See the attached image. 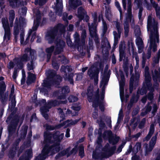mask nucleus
Returning <instances> with one entry per match:
<instances>
[{
	"mask_svg": "<svg viewBox=\"0 0 160 160\" xmlns=\"http://www.w3.org/2000/svg\"><path fill=\"white\" fill-rule=\"evenodd\" d=\"M82 78V73L78 74L77 75L76 80H81Z\"/></svg>",
	"mask_w": 160,
	"mask_h": 160,
	"instance_id": "obj_56",
	"label": "nucleus"
},
{
	"mask_svg": "<svg viewBox=\"0 0 160 160\" xmlns=\"http://www.w3.org/2000/svg\"><path fill=\"white\" fill-rule=\"evenodd\" d=\"M57 79L53 82V84L55 85L58 84L61 81V78L59 76H57Z\"/></svg>",
	"mask_w": 160,
	"mask_h": 160,
	"instance_id": "obj_42",
	"label": "nucleus"
},
{
	"mask_svg": "<svg viewBox=\"0 0 160 160\" xmlns=\"http://www.w3.org/2000/svg\"><path fill=\"white\" fill-rule=\"evenodd\" d=\"M136 41V44L138 47L143 46V41L140 37H137Z\"/></svg>",
	"mask_w": 160,
	"mask_h": 160,
	"instance_id": "obj_34",
	"label": "nucleus"
},
{
	"mask_svg": "<svg viewBox=\"0 0 160 160\" xmlns=\"http://www.w3.org/2000/svg\"><path fill=\"white\" fill-rule=\"evenodd\" d=\"M86 37V32L85 30L82 31L81 35V38L82 40H84Z\"/></svg>",
	"mask_w": 160,
	"mask_h": 160,
	"instance_id": "obj_52",
	"label": "nucleus"
},
{
	"mask_svg": "<svg viewBox=\"0 0 160 160\" xmlns=\"http://www.w3.org/2000/svg\"><path fill=\"white\" fill-rule=\"evenodd\" d=\"M28 79L27 80V82L28 83V82H32L35 80L36 77L34 74L31 73L29 72H28Z\"/></svg>",
	"mask_w": 160,
	"mask_h": 160,
	"instance_id": "obj_28",
	"label": "nucleus"
},
{
	"mask_svg": "<svg viewBox=\"0 0 160 160\" xmlns=\"http://www.w3.org/2000/svg\"><path fill=\"white\" fill-rule=\"evenodd\" d=\"M157 134H156L153 137L150 142L149 146H148L147 144L145 145L146 148V152L148 153V152L151 151L153 149L155 143L157 139Z\"/></svg>",
	"mask_w": 160,
	"mask_h": 160,
	"instance_id": "obj_9",
	"label": "nucleus"
},
{
	"mask_svg": "<svg viewBox=\"0 0 160 160\" xmlns=\"http://www.w3.org/2000/svg\"><path fill=\"white\" fill-rule=\"evenodd\" d=\"M85 14L86 12L82 7H80L78 8L77 16L80 19H82L84 15Z\"/></svg>",
	"mask_w": 160,
	"mask_h": 160,
	"instance_id": "obj_21",
	"label": "nucleus"
},
{
	"mask_svg": "<svg viewBox=\"0 0 160 160\" xmlns=\"http://www.w3.org/2000/svg\"><path fill=\"white\" fill-rule=\"evenodd\" d=\"M47 0H39L38 2V1H35V5L38 4L39 6H42L45 4Z\"/></svg>",
	"mask_w": 160,
	"mask_h": 160,
	"instance_id": "obj_37",
	"label": "nucleus"
},
{
	"mask_svg": "<svg viewBox=\"0 0 160 160\" xmlns=\"http://www.w3.org/2000/svg\"><path fill=\"white\" fill-rule=\"evenodd\" d=\"M78 120H67L64 122L62 124L59 125L56 127L57 128H61L62 126H64V128L69 126L70 125H74L77 123Z\"/></svg>",
	"mask_w": 160,
	"mask_h": 160,
	"instance_id": "obj_11",
	"label": "nucleus"
},
{
	"mask_svg": "<svg viewBox=\"0 0 160 160\" xmlns=\"http://www.w3.org/2000/svg\"><path fill=\"white\" fill-rule=\"evenodd\" d=\"M25 20L23 18H20L19 22L20 26H21L22 24L24 25L25 23Z\"/></svg>",
	"mask_w": 160,
	"mask_h": 160,
	"instance_id": "obj_57",
	"label": "nucleus"
},
{
	"mask_svg": "<svg viewBox=\"0 0 160 160\" xmlns=\"http://www.w3.org/2000/svg\"><path fill=\"white\" fill-rule=\"evenodd\" d=\"M151 3L153 5V7L156 8V9H158L159 8L158 7V4H156L155 2L153 1V0H150Z\"/></svg>",
	"mask_w": 160,
	"mask_h": 160,
	"instance_id": "obj_51",
	"label": "nucleus"
},
{
	"mask_svg": "<svg viewBox=\"0 0 160 160\" xmlns=\"http://www.w3.org/2000/svg\"><path fill=\"white\" fill-rule=\"evenodd\" d=\"M156 12L157 16L160 19V8L156 9Z\"/></svg>",
	"mask_w": 160,
	"mask_h": 160,
	"instance_id": "obj_58",
	"label": "nucleus"
},
{
	"mask_svg": "<svg viewBox=\"0 0 160 160\" xmlns=\"http://www.w3.org/2000/svg\"><path fill=\"white\" fill-rule=\"evenodd\" d=\"M52 65L53 68L56 70H58L59 68L58 65L53 61L52 62Z\"/></svg>",
	"mask_w": 160,
	"mask_h": 160,
	"instance_id": "obj_54",
	"label": "nucleus"
},
{
	"mask_svg": "<svg viewBox=\"0 0 160 160\" xmlns=\"http://www.w3.org/2000/svg\"><path fill=\"white\" fill-rule=\"evenodd\" d=\"M32 33V38H31V42H32L34 41V39L36 37L35 32H34L32 33V30H30L29 31L28 36L26 38V41L25 42V44H26L28 42L29 38H30Z\"/></svg>",
	"mask_w": 160,
	"mask_h": 160,
	"instance_id": "obj_19",
	"label": "nucleus"
},
{
	"mask_svg": "<svg viewBox=\"0 0 160 160\" xmlns=\"http://www.w3.org/2000/svg\"><path fill=\"white\" fill-rule=\"evenodd\" d=\"M2 22L5 30L4 40L7 41L10 39V28L9 26L7 18H2Z\"/></svg>",
	"mask_w": 160,
	"mask_h": 160,
	"instance_id": "obj_5",
	"label": "nucleus"
},
{
	"mask_svg": "<svg viewBox=\"0 0 160 160\" xmlns=\"http://www.w3.org/2000/svg\"><path fill=\"white\" fill-rule=\"evenodd\" d=\"M10 5L12 7H15L19 6L20 2L17 0H9Z\"/></svg>",
	"mask_w": 160,
	"mask_h": 160,
	"instance_id": "obj_26",
	"label": "nucleus"
},
{
	"mask_svg": "<svg viewBox=\"0 0 160 160\" xmlns=\"http://www.w3.org/2000/svg\"><path fill=\"white\" fill-rule=\"evenodd\" d=\"M160 57V49L159 50L158 55L156 59L154 58L153 59V61L155 63H158L159 62V58Z\"/></svg>",
	"mask_w": 160,
	"mask_h": 160,
	"instance_id": "obj_41",
	"label": "nucleus"
},
{
	"mask_svg": "<svg viewBox=\"0 0 160 160\" xmlns=\"http://www.w3.org/2000/svg\"><path fill=\"white\" fill-rule=\"evenodd\" d=\"M18 21L17 18H16L15 21V25L14 26V33L15 35V37L16 38V36L18 34Z\"/></svg>",
	"mask_w": 160,
	"mask_h": 160,
	"instance_id": "obj_27",
	"label": "nucleus"
},
{
	"mask_svg": "<svg viewBox=\"0 0 160 160\" xmlns=\"http://www.w3.org/2000/svg\"><path fill=\"white\" fill-rule=\"evenodd\" d=\"M131 2L130 1H129L128 2V9L127 14V19L132 24H134V20L133 18L132 17L131 14Z\"/></svg>",
	"mask_w": 160,
	"mask_h": 160,
	"instance_id": "obj_10",
	"label": "nucleus"
},
{
	"mask_svg": "<svg viewBox=\"0 0 160 160\" xmlns=\"http://www.w3.org/2000/svg\"><path fill=\"white\" fill-rule=\"evenodd\" d=\"M107 29L108 27L106 23L105 22H103L102 30L104 33H105L106 32Z\"/></svg>",
	"mask_w": 160,
	"mask_h": 160,
	"instance_id": "obj_43",
	"label": "nucleus"
},
{
	"mask_svg": "<svg viewBox=\"0 0 160 160\" xmlns=\"http://www.w3.org/2000/svg\"><path fill=\"white\" fill-rule=\"evenodd\" d=\"M125 34H127L128 32V23L125 22L124 24Z\"/></svg>",
	"mask_w": 160,
	"mask_h": 160,
	"instance_id": "obj_46",
	"label": "nucleus"
},
{
	"mask_svg": "<svg viewBox=\"0 0 160 160\" xmlns=\"http://www.w3.org/2000/svg\"><path fill=\"white\" fill-rule=\"evenodd\" d=\"M33 12L35 14V18L34 22V26L33 27V31L36 30L38 25L39 19L41 17V14L40 12L37 9L33 10Z\"/></svg>",
	"mask_w": 160,
	"mask_h": 160,
	"instance_id": "obj_8",
	"label": "nucleus"
},
{
	"mask_svg": "<svg viewBox=\"0 0 160 160\" xmlns=\"http://www.w3.org/2000/svg\"><path fill=\"white\" fill-rule=\"evenodd\" d=\"M146 92V90L145 89H142L140 91V94L141 95H143L145 94Z\"/></svg>",
	"mask_w": 160,
	"mask_h": 160,
	"instance_id": "obj_64",
	"label": "nucleus"
},
{
	"mask_svg": "<svg viewBox=\"0 0 160 160\" xmlns=\"http://www.w3.org/2000/svg\"><path fill=\"white\" fill-rule=\"evenodd\" d=\"M142 66L143 67H144L145 66L146 61V60L145 54L144 53L142 54Z\"/></svg>",
	"mask_w": 160,
	"mask_h": 160,
	"instance_id": "obj_45",
	"label": "nucleus"
},
{
	"mask_svg": "<svg viewBox=\"0 0 160 160\" xmlns=\"http://www.w3.org/2000/svg\"><path fill=\"white\" fill-rule=\"evenodd\" d=\"M79 155L82 158L83 157L84 155V147L82 146L80 147Z\"/></svg>",
	"mask_w": 160,
	"mask_h": 160,
	"instance_id": "obj_38",
	"label": "nucleus"
},
{
	"mask_svg": "<svg viewBox=\"0 0 160 160\" xmlns=\"http://www.w3.org/2000/svg\"><path fill=\"white\" fill-rule=\"evenodd\" d=\"M69 92V89L68 86H65L63 87L62 89V91L60 92V94H62V96L58 95V98L60 99H64L65 98V96L63 95L65 94L68 93ZM59 95V94H58Z\"/></svg>",
	"mask_w": 160,
	"mask_h": 160,
	"instance_id": "obj_18",
	"label": "nucleus"
},
{
	"mask_svg": "<svg viewBox=\"0 0 160 160\" xmlns=\"http://www.w3.org/2000/svg\"><path fill=\"white\" fill-rule=\"evenodd\" d=\"M121 78V81L120 82V94L121 99L122 100V98L123 96V81L124 78V76L122 72H120Z\"/></svg>",
	"mask_w": 160,
	"mask_h": 160,
	"instance_id": "obj_16",
	"label": "nucleus"
},
{
	"mask_svg": "<svg viewBox=\"0 0 160 160\" xmlns=\"http://www.w3.org/2000/svg\"><path fill=\"white\" fill-rule=\"evenodd\" d=\"M154 131V125L152 124L150 126L149 132L147 136L144 139V141H148L151 138Z\"/></svg>",
	"mask_w": 160,
	"mask_h": 160,
	"instance_id": "obj_22",
	"label": "nucleus"
},
{
	"mask_svg": "<svg viewBox=\"0 0 160 160\" xmlns=\"http://www.w3.org/2000/svg\"><path fill=\"white\" fill-rule=\"evenodd\" d=\"M93 23L90 26H89V30L91 35L92 36L95 35L96 28L97 26V15L96 13L93 15Z\"/></svg>",
	"mask_w": 160,
	"mask_h": 160,
	"instance_id": "obj_7",
	"label": "nucleus"
},
{
	"mask_svg": "<svg viewBox=\"0 0 160 160\" xmlns=\"http://www.w3.org/2000/svg\"><path fill=\"white\" fill-rule=\"evenodd\" d=\"M55 32H48L46 35V39L48 41L49 43L52 42L55 38Z\"/></svg>",
	"mask_w": 160,
	"mask_h": 160,
	"instance_id": "obj_17",
	"label": "nucleus"
},
{
	"mask_svg": "<svg viewBox=\"0 0 160 160\" xmlns=\"http://www.w3.org/2000/svg\"><path fill=\"white\" fill-rule=\"evenodd\" d=\"M134 78L133 76H132L130 79V92L131 93L133 89V82L134 81Z\"/></svg>",
	"mask_w": 160,
	"mask_h": 160,
	"instance_id": "obj_36",
	"label": "nucleus"
},
{
	"mask_svg": "<svg viewBox=\"0 0 160 160\" xmlns=\"http://www.w3.org/2000/svg\"><path fill=\"white\" fill-rule=\"evenodd\" d=\"M146 121V119L144 118L143 119L140 123L139 126V127L140 128H142L144 126Z\"/></svg>",
	"mask_w": 160,
	"mask_h": 160,
	"instance_id": "obj_50",
	"label": "nucleus"
},
{
	"mask_svg": "<svg viewBox=\"0 0 160 160\" xmlns=\"http://www.w3.org/2000/svg\"><path fill=\"white\" fill-rule=\"evenodd\" d=\"M135 36L137 37H139L141 35V32L140 29L138 27L135 30Z\"/></svg>",
	"mask_w": 160,
	"mask_h": 160,
	"instance_id": "obj_40",
	"label": "nucleus"
},
{
	"mask_svg": "<svg viewBox=\"0 0 160 160\" xmlns=\"http://www.w3.org/2000/svg\"><path fill=\"white\" fill-rule=\"evenodd\" d=\"M70 130L68 128L67 129L66 131V134H65V136L67 138H68L70 137L69 132Z\"/></svg>",
	"mask_w": 160,
	"mask_h": 160,
	"instance_id": "obj_61",
	"label": "nucleus"
},
{
	"mask_svg": "<svg viewBox=\"0 0 160 160\" xmlns=\"http://www.w3.org/2000/svg\"><path fill=\"white\" fill-rule=\"evenodd\" d=\"M146 70L145 72V83L146 85L148 87V89L150 90V88L149 86H151V84L150 81H151V78L148 71V68L147 69V68H145Z\"/></svg>",
	"mask_w": 160,
	"mask_h": 160,
	"instance_id": "obj_15",
	"label": "nucleus"
},
{
	"mask_svg": "<svg viewBox=\"0 0 160 160\" xmlns=\"http://www.w3.org/2000/svg\"><path fill=\"white\" fill-rule=\"evenodd\" d=\"M151 92L149 93L148 96V98L150 100H152L153 98V95L152 93V92L153 91V88H151Z\"/></svg>",
	"mask_w": 160,
	"mask_h": 160,
	"instance_id": "obj_47",
	"label": "nucleus"
},
{
	"mask_svg": "<svg viewBox=\"0 0 160 160\" xmlns=\"http://www.w3.org/2000/svg\"><path fill=\"white\" fill-rule=\"evenodd\" d=\"M46 74L49 78L53 77L55 76L56 72L53 71L49 70L47 72Z\"/></svg>",
	"mask_w": 160,
	"mask_h": 160,
	"instance_id": "obj_33",
	"label": "nucleus"
},
{
	"mask_svg": "<svg viewBox=\"0 0 160 160\" xmlns=\"http://www.w3.org/2000/svg\"><path fill=\"white\" fill-rule=\"evenodd\" d=\"M115 149L116 148L115 147H113L112 149H110L108 147L105 148L103 151L105 152L106 154H107V156H105L104 157H107L111 156L113 153Z\"/></svg>",
	"mask_w": 160,
	"mask_h": 160,
	"instance_id": "obj_23",
	"label": "nucleus"
},
{
	"mask_svg": "<svg viewBox=\"0 0 160 160\" xmlns=\"http://www.w3.org/2000/svg\"><path fill=\"white\" fill-rule=\"evenodd\" d=\"M157 108V105L155 104H154L153 106V110L152 112V113L153 114H154V113L156 112Z\"/></svg>",
	"mask_w": 160,
	"mask_h": 160,
	"instance_id": "obj_60",
	"label": "nucleus"
},
{
	"mask_svg": "<svg viewBox=\"0 0 160 160\" xmlns=\"http://www.w3.org/2000/svg\"><path fill=\"white\" fill-rule=\"evenodd\" d=\"M153 77V79L155 80L157 78L160 77V72L158 69L157 70H154V72H152Z\"/></svg>",
	"mask_w": 160,
	"mask_h": 160,
	"instance_id": "obj_29",
	"label": "nucleus"
},
{
	"mask_svg": "<svg viewBox=\"0 0 160 160\" xmlns=\"http://www.w3.org/2000/svg\"><path fill=\"white\" fill-rule=\"evenodd\" d=\"M68 100L70 102H74L77 101L78 98L76 97L71 96L69 97Z\"/></svg>",
	"mask_w": 160,
	"mask_h": 160,
	"instance_id": "obj_39",
	"label": "nucleus"
},
{
	"mask_svg": "<svg viewBox=\"0 0 160 160\" xmlns=\"http://www.w3.org/2000/svg\"><path fill=\"white\" fill-rule=\"evenodd\" d=\"M138 52L139 53H141L143 51V46H138Z\"/></svg>",
	"mask_w": 160,
	"mask_h": 160,
	"instance_id": "obj_63",
	"label": "nucleus"
},
{
	"mask_svg": "<svg viewBox=\"0 0 160 160\" xmlns=\"http://www.w3.org/2000/svg\"><path fill=\"white\" fill-rule=\"evenodd\" d=\"M72 108L75 111H78L80 109V107L79 106H73L72 107Z\"/></svg>",
	"mask_w": 160,
	"mask_h": 160,
	"instance_id": "obj_59",
	"label": "nucleus"
},
{
	"mask_svg": "<svg viewBox=\"0 0 160 160\" xmlns=\"http://www.w3.org/2000/svg\"><path fill=\"white\" fill-rule=\"evenodd\" d=\"M147 29L150 34L148 40L149 47L147 54V58H150L151 51L154 52L157 50V43L159 42V35L158 32L157 23L151 15H149L148 19Z\"/></svg>",
	"mask_w": 160,
	"mask_h": 160,
	"instance_id": "obj_1",
	"label": "nucleus"
},
{
	"mask_svg": "<svg viewBox=\"0 0 160 160\" xmlns=\"http://www.w3.org/2000/svg\"><path fill=\"white\" fill-rule=\"evenodd\" d=\"M133 58H135L136 60V65L135 67V72L136 71L137 69L139 68V58L137 56V54L136 53H134L133 54Z\"/></svg>",
	"mask_w": 160,
	"mask_h": 160,
	"instance_id": "obj_25",
	"label": "nucleus"
},
{
	"mask_svg": "<svg viewBox=\"0 0 160 160\" xmlns=\"http://www.w3.org/2000/svg\"><path fill=\"white\" fill-rule=\"evenodd\" d=\"M141 145L140 143H137L133 148V152L135 154L140 150Z\"/></svg>",
	"mask_w": 160,
	"mask_h": 160,
	"instance_id": "obj_31",
	"label": "nucleus"
},
{
	"mask_svg": "<svg viewBox=\"0 0 160 160\" xmlns=\"http://www.w3.org/2000/svg\"><path fill=\"white\" fill-rule=\"evenodd\" d=\"M125 48V44L124 42H122L119 47V52L120 54H121L123 53V52Z\"/></svg>",
	"mask_w": 160,
	"mask_h": 160,
	"instance_id": "obj_35",
	"label": "nucleus"
},
{
	"mask_svg": "<svg viewBox=\"0 0 160 160\" xmlns=\"http://www.w3.org/2000/svg\"><path fill=\"white\" fill-rule=\"evenodd\" d=\"M24 32H22L20 35V42L21 44H23L24 40Z\"/></svg>",
	"mask_w": 160,
	"mask_h": 160,
	"instance_id": "obj_48",
	"label": "nucleus"
},
{
	"mask_svg": "<svg viewBox=\"0 0 160 160\" xmlns=\"http://www.w3.org/2000/svg\"><path fill=\"white\" fill-rule=\"evenodd\" d=\"M141 159L139 156L135 155L132 157V160H140Z\"/></svg>",
	"mask_w": 160,
	"mask_h": 160,
	"instance_id": "obj_55",
	"label": "nucleus"
},
{
	"mask_svg": "<svg viewBox=\"0 0 160 160\" xmlns=\"http://www.w3.org/2000/svg\"><path fill=\"white\" fill-rule=\"evenodd\" d=\"M53 46H52L50 48H48L46 49V52L48 53L47 58L48 60L51 57V53L53 52Z\"/></svg>",
	"mask_w": 160,
	"mask_h": 160,
	"instance_id": "obj_30",
	"label": "nucleus"
},
{
	"mask_svg": "<svg viewBox=\"0 0 160 160\" xmlns=\"http://www.w3.org/2000/svg\"><path fill=\"white\" fill-rule=\"evenodd\" d=\"M63 133L59 134V132H57L55 134L53 135H48L47 133L45 132L44 137L45 142H53L54 144L52 147L50 148L49 150H48L47 147L45 146L43 149L41 154L38 156L36 160H44L47 157L48 154L50 151L51 152V154L58 152L60 148L59 142L63 138Z\"/></svg>",
	"mask_w": 160,
	"mask_h": 160,
	"instance_id": "obj_2",
	"label": "nucleus"
},
{
	"mask_svg": "<svg viewBox=\"0 0 160 160\" xmlns=\"http://www.w3.org/2000/svg\"><path fill=\"white\" fill-rule=\"evenodd\" d=\"M52 7L55 10L56 14L60 16L63 8L62 0H56Z\"/></svg>",
	"mask_w": 160,
	"mask_h": 160,
	"instance_id": "obj_6",
	"label": "nucleus"
},
{
	"mask_svg": "<svg viewBox=\"0 0 160 160\" xmlns=\"http://www.w3.org/2000/svg\"><path fill=\"white\" fill-rule=\"evenodd\" d=\"M69 3L71 7H77L82 4L80 0H69Z\"/></svg>",
	"mask_w": 160,
	"mask_h": 160,
	"instance_id": "obj_20",
	"label": "nucleus"
},
{
	"mask_svg": "<svg viewBox=\"0 0 160 160\" xmlns=\"http://www.w3.org/2000/svg\"><path fill=\"white\" fill-rule=\"evenodd\" d=\"M122 112V109L120 110L119 113L118 115V121L120 119H121L123 118Z\"/></svg>",
	"mask_w": 160,
	"mask_h": 160,
	"instance_id": "obj_53",
	"label": "nucleus"
},
{
	"mask_svg": "<svg viewBox=\"0 0 160 160\" xmlns=\"http://www.w3.org/2000/svg\"><path fill=\"white\" fill-rule=\"evenodd\" d=\"M50 108V107L48 109L44 108H42L40 109L42 115L43 117L46 118V119H47L48 118V115L46 113V112L48 111V109Z\"/></svg>",
	"mask_w": 160,
	"mask_h": 160,
	"instance_id": "obj_32",
	"label": "nucleus"
},
{
	"mask_svg": "<svg viewBox=\"0 0 160 160\" xmlns=\"http://www.w3.org/2000/svg\"><path fill=\"white\" fill-rule=\"evenodd\" d=\"M112 132L110 131L105 132L104 134L103 138L105 139L108 138L109 142L110 143L114 144L118 142V139L117 138L114 140L110 138L112 135Z\"/></svg>",
	"mask_w": 160,
	"mask_h": 160,
	"instance_id": "obj_13",
	"label": "nucleus"
},
{
	"mask_svg": "<svg viewBox=\"0 0 160 160\" xmlns=\"http://www.w3.org/2000/svg\"><path fill=\"white\" fill-rule=\"evenodd\" d=\"M115 6L117 7V8H118V10L119 11L120 14V16L121 17V15L122 14V12L121 8L120 7V5H119V3L117 2H115Z\"/></svg>",
	"mask_w": 160,
	"mask_h": 160,
	"instance_id": "obj_44",
	"label": "nucleus"
},
{
	"mask_svg": "<svg viewBox=\"0 0 160 160\" xmlns=\"http://www.w3.org/2000/svg\"><path fill=\"white\" fill-rule=\"evenodd\" d=\"M116 26L117 30L118 31L117 33L116 31L113 32V34L114 37L115 42H117L118 39L120 38L121 29L120 27V24L117 22H116Z\"/></svg>",
	"mask_w": 160,
	"mask_h": 160,
	"instance_id": "obj_12",
	"label": "nucleus"
},
{
	"mask_svg": "<svg viewBox=\"0 0 160 160\" xmlns=\"http://www.w3.org/2000/svg\"><path fill=\"white\" fill-rule=\"evenodd\" d=\"M154 160H160V150L158 151L155 154V159Z\"/></svg>",
	"mask_w": 160,
	"mask_h": 160,
	"instance_id": "obj_49",
	"label": "nucleus"
},
{
	"mask_svg": "<svg viewBox=\"0 0 160 160\" xmlns=\"http://www.w3.org/2000/svg\"><path fill=\"white\" fill-rule=\"evenodd\" d=\"M58 110L59 111V112L60 116L61 117L62 119H63L64 118V115L62 112V110L61 109H59Z\"/></svg>",
	"mask_w": 160,
	"mask_h": 160,
	"instance_id": "obj_62",
	"label": "nucleus"
},
{
	"mask_svg": "<svg viewBox=\"0 0 160 160\" xmlns=\"http://www.w3.org/2000/svg\"><path fill=\"white\" fill-rule=\"evenodd\" d=\"M108 79L105 77L102 78L101 82V87L102 86V92L100 95L98 94L99 89H98L96 92L93 91L92 87H89L88 90V100L89 102H92V106L94 108L97 107L98 104L99 105L100 109L102 111L104 110V97L105 86L108 81Z\"/></svg>",
	"mask_w": 160,
	"mask_h": 160,
	"instance_id": "obj_3",
	"label": "nucleus"
},
{
	"mask_svg": "<svg viewBox=\"0 0 160 160\" xmlns=\"http://www.w3.org/2000/svg\"><path fill=\"white\" fill-rule=\"evenodd\" d=\"M65 43L64 42L60 39H57L56 42V51H58L57 52H55L56 54H58L61 51L62 48L65 46Z\"/></svg>",
	"mask_w": 160,
	"mask_h": 160,
	"instance_id": "obj_14",
	"label": "nucleus"
},
{
	"mask_svg": "<svg viewBox=\"0 0 160 160\" xmlns=\"http://www.w3.org/2000/svg\"><path fill=\"white\" fill-rule=\"evenodd\" d=\"M9 20L10 22V25L11 27L12 26V22L15 17L14 11L13 10H11L9 12Z\"/></svg>",
	"mask_w": 160,
	"mask_h": 160,
	"instance_id": "obj_24",
	"label": "nucleus"
},
{
	"mask_svg": "<svg viewBox=\"0 0 160 160\" xmlns=\"http://www.w3.org/2000/svg\"><path fill=\"white\" fill-rule=\"evenodd\" d=\"M35 52L31 50L29 48L25 49L24 53L20 59L17 60V65L20 68L22 67L23 62L30 61L27 65V68L28 70L33 69L34 67V63L33 61L36 59L34 55Z\"/></svg>",
	"mask_w": 160,
	"mask_h": 160,
	"instance_id": "obj_4",
	"label": "nucleus"
}]
</instances>
